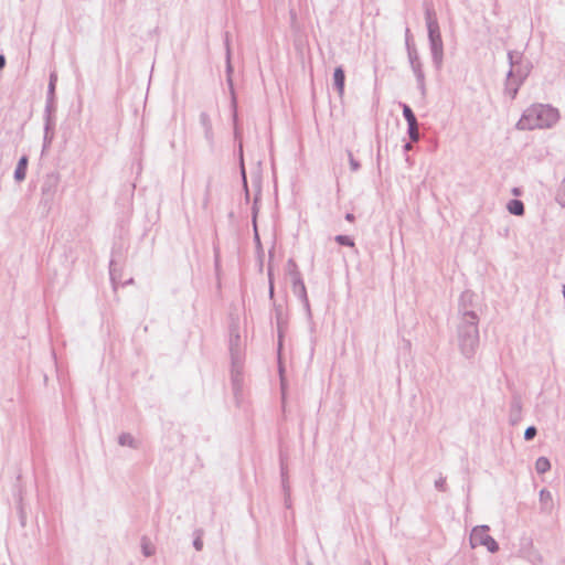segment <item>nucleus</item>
I'll use <instances>...</instances> for the list:
<instances>
[{"mask_svg":"<svg viewBox=\"0 0 565 565\" xmlns=\"http://www.w3.org/2000/svg\"><path fill=\"white\" fill-rule=\"evenodd\" d=\"M429 43L434 65L437 70H440L444 58L443 38H429Z\"/></svg>","mask_w":565,"mask_h":565,"instance_id":"1a4fd4ad","label":"nucleus"},{"mask_svg":"<svg viewBox=\"0 0 565 565\" xmlns=\"http://www.w3.org/2000/svg\"><path fill=\"white\" fill-rule=\"evenodd\" d=\"M490 527L488 525H477L471 530L469 542L472 548L477 546H486L490 553L499 551L498 542L488 534Z\"/></svg>","mask_w":565,"mask_h":565,"instance_id":"39448f33","label":"nucleus"},{"mask_svg":"<svg viewBox=\"0 0 565 565\" xmlns=\"http://www.w3.org/2000/svg\"><path fill=\"white\" fill-rule=\"evenodd\" d=\"M405 45L407 49V55H408L412 71L416 77L417 87L420 90L422 95L425 96V94H426L425 75L423 72V65L419 60L418 52H417L415 44L413 43L411 38H406Z\"/></svg>","mask_w":565,"mask_h":565,"instance_id":"20e7f679","label":"nucleus"},{"mask_svg":"<svg viewBox=\"0 0 565 565\" xmlns=\"http://www.w3.org/2000/svg\"><path fill=\"white\" fill-rule=\"evenodd\" d=\"M58 185V173L51 172L44 177L41 185V198L39 202V209L41 210L42 214L47 215L51 212Z\"/></svg>","mask_w":565,"mask_h":565,"instance_id":"7ed1b4c3","label":"nucleus"},{"mask_svg":"<svg viewBox=\"0 0 565 565\" xmlns=\"http://www.w3.org/2000/svg\"><path fill=\"white\" fill-rule=\"evenodd\" d=\"M537 434V429L534 426H529L524 431V439L532 440Z\"/></svg>","mask_w":565,"mask_h":565,"instance_id":"7c9ffc66","label":"nucleus"},{"mask_svg":"<svg viewBox=\"0 0 565 565\" xmlns=\"http://www.w3.org/2000/svg\"><path fill=\"white\" fill-rule=\"evenodd\" d=\"M522 84L523 82H520L518 78L507 76L504 94L514 99Z\"/></svg>","mask_w":565,"mask_h":565,"instance_id":"dca6fc26","label":"nucleus"},{"mask_svg":"<svg viewBox=\"0 0 565 565\" xmlns=\"http://www.w3.org/2000/svg\"><path fill=\"white\" fill-rule=\"evenodd\" d=\"M207 204H209V188L206 189V195H205V199H204V202H203L204 207H206Z\"/></svg>","mask_w":565,"mask_h":565,"instance_id":"ea45409f","label":"nucleus"},{"mask_svg":"<svg viewBox=\"0 0 565 565\" xmlns=\"http://www.w3.org/2000/svg\"><path fill=\"white\" fill-rule=\"evenodd\" d=\"M281 479H282V488L285 491V504L287 508L290 507V498H289V487L287 484V476L284 466H281Z\"/></svg>","mask_w":565,"mask_h":565,"instance_id":"393cba45","label":"nucleus"},{"mask_svg":"<svg viewBox=\"0 0 565 565\" xmlns=\"http://www.w3.org/2000/svg\"><path fill=\"white\" fill-rule=\"evenodd\" d=\"M28 163H29L28 156L24 154V156H22L19 159L18 164H17L15 170H14V180H15V182L20 183V182H22L25 179L26 170H28Z\"/></svg>","mask_w":565,"mask_h":565,"instance_id":"2eb2a0df","label":"nucleus"},{"mask_svg":"<svg viewBox=\"0 0 565 565\" xmlns=\"http://www.w3.org/2000/svg\"><path fill=\"white\" fill-rule=\"evenodd\" d=\"M407 134L412 141L416 142L419 140L420 135L418 130V121L407 125Z\"/></svg>","mask_w":565,"mask_h":565,"instance_id":"4be33fe9","label":"nucleus"},{"mask_svg":"<svg viewBox=\"0 0 565 565\" xmlns=\"http://www.w3.org/2000/svg\"><path fill=\"white\" fill-rule=\"evenodd\" d=\"M198 535L194 539L193 541V546L196 551H201L203 548V541H202V532L201 531H198L196 532Z\"/></svg>","mask_w":565,"mask_h":565,"instance_id":"2f4dec72","label":"nucleus"},{"mask_svg":"<svg viewBox=\"0 0 565 565\" xmlns=\"http://www.w3.org/2000/svg\"><path fill=\"white\" fill-rule=\"evenodd\" d=\"M334 241L338 244L343 245V246H350V247L354 246L353 239L350 236H348V235H337L334 237Z\"/></svg>","mask_w":565,"mask_h":565,"instance_id":"bb28decb","label":"nucleus"},{"mask_svg":"<svg viewBox=\"0 0 565 565\" xmlns=\"http://www.w3.org/2000/svg\"><path fill=\"white\" fill-rule=\"evenodd\" d=\"M228 40H230L228 38H225V47H226V55H227L226 71H227V82H228L230 87L232 88L233 87L232 78H231L232 65L230 63V41Z\"/></svg>","mask_w":565,"mask_h":565,"instance_id":"a878e982","label":"nucleus"},{"mask_svg":"<svg viewBox=\"0 0 565 565\" xmlns=\"http://www.w3.org/2000/svg\"><path fill=\"white\" fill-rule=\"evenodd\" d=\"M268 276H269V296L273 298V296H274V286H273V282H271V273H270V270L268 271Z\"/></svg>","mask_w":565,"mask_h":565,"instance_id":"e433bc0d","label":"nucleus"},{"mask_svg":"<svg viewBox=\"0 0 565 565\" xmlns=\"http://www.w3.org/2000/svg\"><path fill=\"white\" fill-rule=\"evenodd\" d=\"M513 194L518 195L519 194V190L518 189H513Z\"/></svg>","mask_w":565,"mask_h":565,"instance_id":"37998d69","label":"nucleus"},{"mask_svg":"<svg viewBox=\"0 0 565 565\" xmlns=\"http://www.w3.org/2000/svg\"><path fill=\"white\" fill-rule=\"evenodd\" d=\"M204 136L210 143L213 142V129L212 128H209V130H204Z\"/></svg>","mask_w":565,"mask_h":565,"instance_id":"f704fd0d","label":"nucleus"},{"mask_svg":"<svg viewBox=\"0 0 565 565\" xmlns=\"http://www.w3.org/2000/svg\"><path fill=\"white\" fill-rule=\"evenodd\" d=\"M57 76L55 73H51L50 75V82L47 87V99H46V107L45 111L51 113L53 107V102L55 97V86H56Z\"/></svg>","mask_w":565,"mask_h":565,"instance_id":"4468645a","label":"nucleus"},{"mask_svg":"<svg viewBox=\"0 0 565 565\" xmlns=\"http://www.w3.org/2000/svg\"><path fill=\"white\" fill-rule=\"evenodd\" d=\"M54 121L50 115V113H46L45 117V125H44V138H43V151H45L54 137Z\"/></svg>","mask_w":565,"mask_h":565,"instance_id":"f8f14e48","label":"nucleus"},{"mask_svg":"<svg viewBox=\"0 0 565 565\" xmlns=\"http://www.w3.org/2000/svg\"><path fill=\"white\" fill-rule=\"evenodd\" d=\"M230 352L232 361H242V341L234 328L231 329Z\"/></svg>","mask_w":565,"mask_h":565,"instance_id":"9d476101","label":"nucleus"},{"mask_svg":"<svg viewBox=\"0 0 565 565\" xmlns=\"http://www.w3.org/2000/svg\"><path fill=\"white\" fill-rule=\"evenodd\" d=\"M540 502L543 511H550L552 509V494L547 489L540 491Z\"/></svg>","mask_w":565,"mask_h":565,"instance_id":"a211bd4d","label":"nucleus"},{"mask_svg":"<svg viewBox=\"0 0 565 565\" xmlns=\"http://www.w3.org/2000/svg\"><path fill=\"white\" fill-rule=\"evenodd\" d=\"M291 284H292V292L301 301V303L307 312V316L310 317L311 316L310 303H309V299L307 296V290H306V286H305L302 277L297 276L294 280H291Z\"/></svg>","mask_w":565,"mask_h":565,"instance_id":"6e6552de","label":"nucleus"},{"mask_svg":"<svg viewBox=\"0 0 565 565\" xmlns=\"http://www.w3.org/2000/svg\"><path fill=\"white\" fill-rule=\"evenodd\" d=\"M6 66V57L3 54H0V71Z\"/></svg>","mask_w":565,"mask_h":565,"instance_id":"4c0bfd02","label":"nucleus"},{"mask_svg":"<svg viewBox=\"0 0 565 565\" xmlns=\"http://www.w3.org/2000/svg\"><path fill=\"white\" fill-rule=\"evenodd\" d=\"M354 218H355V217H354V214H352V213H347V214H345V220H347V221H349V222H353V221H354Z\"/></svg>","mask_w":565,"mask_h":565,"instance_id":"58836bf2","label":"nucleus"},{"mask_svg":"<svg viewBox=\"0 0 565 565\" xmlns=\"http://www.w3.org/2000/svg\"><path fill=\"white\" fill-rule=\"evenodd\" d=\"M200 124L202 125L204 130H209V128H212V121L210 116L206 113L200 114Z\"/></svg>","mask_w":565,"mask_h":565,"instance_id":"c85d7f7f","label":"nucleus"},{"mask_svg":"<svg viewBox=\"0 0 565 565\" xmlns=\"http://www.w3.org/2000/svg\"><path fill=\"white\" fill-rule=\"evenodd\" d=\"M237 135H238V130H237V126L235 125V137L237 138Z\"/></svg>","mask_w":565,"mask_h":565,"instance_id":"79ce46f5","label":"nucleus"},{"mask_svg":"<svg viewBox=\"0 0 565 565\" xmlns=\"http://www.w3.org/2000/svg\"><path fill=\"white\" fill-rule=\"evenodd\" d=\"M239 156H241V162L243 163V148H242V143L239 145ZM242 175H243L244 182H246L245 169H244L243 164H242Z\"/></svg>","mask_w":565,"mask_h":565,"instance_id":"c9c22d12","label":"nucleus"},{"mask_svg":"<svg viewBox=\"0 0 565 565\" xmlns=\"http://www.w3.org/2000/svg\"><path fill=\"white\" fill-rule=\"evenodd\" d=\"M345 74L342 66L335 67L333 73V86L340 96L344 93Z\"/></svg>","mask_w":565,"mask_h":565,"instance_id":"ddd939ff","label":"nucleus"},{"mask_svg":"<svg viewBox=\"0 0 565 565\" xmlns=\"http://www.w3.org/2000/svg\"><path fill=\"white\" fill-rule=\"evenodd\" d=\"M563 295H564V298H565V286H564V289H563Z\"/></svg>","mask_w":565,"mask_h":565,"instance_id":"c03bdc74","label":"nucleus"},{"mask_svg":"<svg viewBox=\"0 0 565 565\" xmlns=\"http://www.w3.org/2000/svg\"><path fill=\"white\" fill-rule=\"evenodd\" d=\"M287 271H288V275L290 276L291 280H294L297 276L301 277L298 266L294 259H289L287 262Z\"/></svg>","mask_w":565,"mask_h":565,"instance_id":"b1692460","label":"nucleus"},{"mask_svg":"<svg viewBox=\"0 0 565 565\" xmlns=\"http://www.w3.org/2000/svg\"><path fill=\"white\" fill-rule=\"evenodd\" d=\"M522 418V401L519 395H513L510 404L509 422L516 425Z\"/></svg>","mask_w":565,"mask_h":565,"instance_id":"9b49d317","label":"nucleus"},{"mask_svg":"<svg viewBox=\"0 0 565 565\" xmlns=\"http://www.w3.org/2000/svg\"><path fill=\"white\" fill-rule=\"evenodd\" d=\"M536 472L542 475L551 469V462L546 457H539L535 461Z\"/></svg>","mask_w":565,"mask_h":565,"instance_id":"6ab92c4d","label":"nucleus"},{"mask_svg":"<svg viewBox=\"0 0 565 565\" xmlns=\"http://www.w3.org/2000/svg\"><path fill=\"white\" fill-rule=\"evenodd\" d=\"M402 108H403V116H404L405 120L407 121V125L417 121V118H416L414 111L407 104H402Z\"/></svg>","mask_w":565,"mask_h":565,"instance_id":"5701e85b","label":"nucleus"},{"mask_svg":"<svg viewBox=\"0 0 565 565\" xmlns=\"http://www.w3.org/2000/svg\"><path fill=\"white\" fill-rule=\"evenodd\" d=\"M508 58L510 63V70L508 72V77H515L520 82H524L531 73L532 65L530 62H523L521 60V55L516 51H510L508 53Z\"/></svg>","mask_w":565,"mask_h":565,"instance_id":"423d86ee","label":"nucleus"},{"mask_svg":"<svg viewBox=\"0 0 565 565\" xmlns=\"http://www.w3.org/2000/svg\"><path fill=\"white\" fill-rule=\"evenodd\" d=\"M508 211L515 216H522L524 214V204L521 200L513 199L507 204Z\"/></svg>","mask_w":565,"mask_h":565,"instance_id":"f3484780","label":"nucleus"},{"mask_svg":"<svg viewBox=\"0 0 565 565\" xmlns=\"http://www.w3.org/2000/svg\"><path fill=\"white\" fill-rule=\"evenodd\" d=\"M405 150H411L412 149V145L409 142H407L405 146H404Z\"/></svg>","mask_w":565,"mask_h":565,"instance_id":"a19ab883","label":"nucleus"},{"mask_svg":"<svg viewBox=\"0 0 565 565\" xmlns=\"http://www.w3.org/2000/svg\"><path fill=\"white\" fill-rule=\"evenodd\" d=\"M559 119V113L551 105L534 104L527 107L519 121V130H533L553 127Z\"/></svg>","mask_w":565,"mask_h":565,"instance_id":"f03ea898","label":"nucleus"},{"mask_svg":"<svg viewBox=\"0 0 565 565\" xmlns=\"http://www.w3.org/2000/svg\"><path fill=\"white\" fill-rule=\"evenodd\" d=\"M118 443L120 446H128L130 448H137L135 438L128 433H122L118 438Z\"/></svg>","mask_w":565,"mask_h":565,"instance_id":"412c9836","label":"nucleus"},{"mask_svg":"<svg viewBox=\"0 0 565 565\" xmlns=\"http://www.w3.org/2000/svg\"><path fill=\"white\" fill-rule=\"evenodd\" d=\"M308 565H312V564H308Z\"/></svg>","mask_w":565,"mask_h":565,"instance_id":"a18cd8bd","label":"nucleus"},{"mask_svg":"<svg viewBox=\"0 0 565 565\" xmlns=\"http://www.w3.org/2000/svg\"><path fill=\"white\" fill-rule=\"evenodd\" d=\"M141 551L146 557L152 556L156 552L154 546L151 544L150 540L146 536H143L141 539Z\"/></svg>","mask_w":565,"mask_h":565,"instance_id":"aec40b11","label":"nucleus"},{"mask_svg":"<svg viewBox=\"0 0 565 565\" xmlns=\"http://www.w3.org/2000/svg\"><path fill=\"white\" fill-rule=\"evenodd\" d=\"M279 373H280V390H281V397H282V401H285V396H286V380L282 375V369L279 367Z\"/></svg>","mask_w":565,"mask_h":565,"instance_id":"473e14b6","label":"nucleus"},{"mask_svg":"<svg viewBox=\"0 0 565 565\" xmlns=\"http://www.w3.org/2000/svg\"><path fill=\"white\" fill-rule=\"evenodd\" d=\"M231 380L233 393L238 397L243 391V361H232Z\"/></svg>","mask_w":565,"mask_h":565,"instance_id":"0eeeda50","label":"nucleus"},{"mask_svg":"<svg viewBox=\"0 0 565 565\" xmlns=\"http://www.w3.org/2000/svg\"><path fill=\"white\" fill-rule=\"evenodd\" d=\"M556 200L562 206L565 207V175H564L563 182L557 191Z\"/></svg>","mask_w":565,"mask_h":565,"instance_id":"cd10ccee","label":"nucleus"},{"mask_svg":"<svg viewBox=\"0 0 565 565\" xmlns=\"http://www.w3.org/2000/svg\"><path fill=\"white\" fill-rule=\"evenodd\" d=\"M347 153H348V157H349V163H350L351 170L353 172H356L360 169V167H361L360 162L354 159L353 153H352L351 150H348Z\"/></svg>","mask_w":565,"mask_h":565,"instance_id":"c756f323","label":"nucleus"},{"mask_svg":"<svg viewBox=\"0 0 565 565\" xmlns=\"http://www.w3.org/2000/svg\"><path fill=\"white\" fill-rule=\"evenodd\" d=\"M435 487L439 491H446V478L439 477V479L435 481Z\"/></svg>","mask_w":565,"mask_h":565,"instance_id":"72a5a7b5","label":"nucleus"},{"mask_svg":"<svg viewBox=\"0 0 565 565\" xmlns=\"http://www.w3.org/2000/svg\"><path fill=\"white\" fill-rule=\"evenodd\" d=\"M473 295L470 291H463L459 299L460 322L458 324L457 338L458 345L462 355L471 359L479 345V318L473 310L467 308L471 302Z\"/></svg>","mask_w":565,"mask_h":565,"instance_id":"f257e3e1","label":"nucleus"}]
</instances>
